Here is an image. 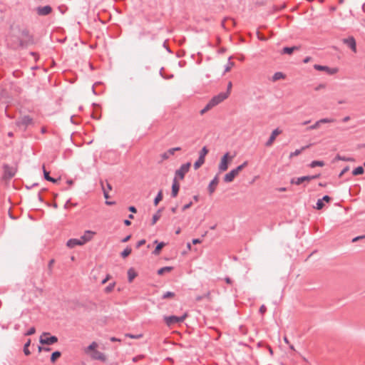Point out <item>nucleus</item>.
Wrapping results in <instances>:
<instances>
[{
    "label": "nucleus",
    "instance_id": "nucleus-5",
    "mask_svg": "<svg viewBox=\"0 0 365 365\" xmlns=\"http://www.w3.org/2000/svg\"><path fill=\"white\" fill-rule=\"evenodd\" d=\"M335 121H336V120L334 118H321V119L317 120L313 125L309 126L307 128V130H317V129L319 128V127L321 126L322 124L331 123H334Z\"/></svg>",
    "mask_w": 365,
    "mask_h": 365
},
{
    "label": "nucleus",
    "instance_id": "nucleus-35",
    "mask_svg": "<svg viewBox=\"0 0 365 365\" xmlns=\"http://www.w3.org/2000/svg\"><path fill=\"white\" fill-rule=\"evenodd\" d=\"M208 153V150L206 147H203L200 152L199 158H202L205 160L206 155Z\"/></svg>",
    "mask_w": 365,
    "mask_h": 365
},
{
    "label": "nucleus",
    "instance_id": "nucleus-62",
    "mask_svg": "<svg viewBox=\"0 0 365 365\" xmlns=\"http://www.w3.org/2000/svg\"><path fill=\"white\" fill-rule=\"evenodd\" d=\"M242 166L245 168L248 165V162L247 161H245L243 163L241 164Z\"/></svg>",
    "mask_w": 365,
    "mask_h": 365
},
{
    "label": "nucleus",
    "instance_id": "nucleus-10",
    "mask_svg": "<svg viewBox=\"0 0 365 365\" xmlns=\"http://www.w3.org/2000/svg\"><path fill=\"white\" fill-rule=\"evenodd\" d=\"M281 133H282V130L278 129V128H276L274 130H272V133H271V135L269 136V138L268 139V140L265 143V145L267 147L271 146L273 144V143L274 142V140H276V138L279 134H281Z\"/></svg>",
    "mask_w": 365,
    "mask_h": 365
},
{
    "label": "nucleus",
    "instance_id": "nucleus-23",
    "mask_svg": "<svg viewBox=\"0 0 365 365\" xmlns=\"http://www.w3.org/2000/svg\"><path fill=\"white\" fill-rule=\"evenodd\" d=\"M172 270H173L172 267H163V268H160V269H158V274L159 275H163L164 274L170 273Z\"/></svg>",
    "mask_w": 365,
    "mask_h": 365
},
{
    "label": "nucleus",
    "instance_id": "nucleus-45",
    "mask_svg": "<svg viewBox=\"0 0 365 365\" xmlns=\"http://www.w3.org/2000/svg\"><path fill=\"white\" fill-rule=\"evenodd\" d=\"M36 332V329L34 327H31L29 330L27 331L26 335H32Z\"/></svg>",
    "mask_w": 365,
    "mask_h": 365
},
{
    "label": "nucleus",
    "instance_id": "nucleus-34",
    "mask_svg": "<svg viewBox=\"0 0 365 365\" xmlns=\"http://www.w3.org/2000/svg\"><path fill=\"white\" fill-rule=\"evenodd\" d=\"M30 344H31V339H29L28 341L25 344L24 347V352L26 356H29L31 354V352L29 349V346Z\"/></svg>",
    "mask_w": 365,
    "mask_h": 365
},
{
    "label": "nucleus",
    "instance_id": "nucleus-51",
    "mask_svg": "<svg viewBox=\"0 0 365 365\" xmlns=\"http://www.w3.org/2000/svg\"><path fill=\"white\" fill-rule=\"evenodd\" d=\"M110 274H107L106 277L104 279H103L101 283L103 284H106L110 279Z\"/></svg>",
    "mask_w": 365,
    "mask_h": 365
},
{
    "label": "nucleus",
    "instance_id": "nucleus-44",
    "mask_svg": "<svg viewBox=\"0 0 365 365\" xmlns=\"http://www.w3.org/2000/svg\"><path fill=\"white\" fill-rule=\"evenodd\" d=\"M232 82L230 81L227 84V92H225V93H228V96H230V91L232 89Z\"/></svg>",
    "mask_w": 365,
    "mask_h": 365
},
{
    "label": "nucleus",
    "instance_id": "nucleus-49",
    "mask_svg": "<svg viewBox=\"0 0 365 365\" xmlns=\"http://www.w3.org/2000/svg\"><path fill=\"white\" fill-rule=\"evenodd\" d=\"M267 311V308L264 305H262L259 308V312L264 314Z\"/></svg>",
    "mask_w": 365,
    "mask_h": 365
},
{
    "label": "nucleus",
    "instance_id": "nucleus-61",
    "mask_svg": "<svg viewBox=\"0 0 365 365\" xmlns=\"http://www.w3.org/2000/svg\"><path fill=\"white\" fill-rule=\"evenodd\" d=\"M225 282L227 283V284H232V280L229 277H227L225 278Z\"/></svg>",
    "mask_w": 365,
    "mask_h": 365
},
{
    "label": "nucleus",
    "instance_id": "nucleus-32",
    "mask_svg": "<svg viewBox=\"0 0 365 365\" xmlns=\"http://www.w3.org/2000/svg\"><path fill=\"white\" fill-rule=\"evenodd\" d=\"M132 252V249L129 247H127L122 252H121V257L123 258L127 257L128 255H130Z\"/></svg>",
    "mask_w": 365,
    "mask_h": 365
},
{
    "label": "nucleus",
    "instance_id": "nucleus-25",
    "mask_svg": "<svg viewBox=\"0 0 365 365\" xmlns=\"http://www.w3.org/2000/svg\"><path fill=\"white\" fill-rule=\"evenodd\" d=\"M324 165L325 164H324V161H322V160H314V161H312L310 163L309 166H310V168H314L317 167V166L318 167H323V166H324Z\"/></svg>",
    "mask_w": 365,
    "mask_h": 365
},
{
    "label": "nucleus",
    "instance_id": "nucleus-37",
    "mask_svg": "<svg viewBox=\"0 0 365 365\" xmlns=\"http://www.w3.org/2000/svg\"><path fill=\"white\" fill-rule=\"evenodd\" d=\"M175 297V293L173 292H167L166 293H165L163 295V299H171V298H173Z\"/></svg>",
    "mask_w": 365,
    "mask_h": 365
},
{
    "label": "nucleus",
    "instance_id": "nucleus-26",
    "mask_svg": "<svg viewBox=\"0 0 365 365\" xmlns=\"http://www.w3.org/2000/svg\"><path fill=\"white\" fill-rule=\"evenodd\" d=\"M160 217H161V210H159L153 216L151 225H154L157 222V221L160 218Z\"/></svg>",
    "mask_w": 365,
    "mask_h": 365
},
{
    "label": "nucleus",
    "instance_id": "nucleus-13",
    "mask_svg": "<svg viewBox=\"0 0 365 365\" xmlns=\"http://www.w3.org/2000/svg\"><path fill=\"white\" fill-rule=\"evenodd\" d=\"M343 42L349 47L354 53H356V41L353 37H349L343 39Z\"/></svg>",
    "mask_w": 365,
    "mask_h": 365
},
{
    "label": "nucleus",
    "instance_id": "nucleus-9",
    "mask_svg": "<svg viewBox=\"0 0 365 365\" xmlns=\"http://www.w3.org/2000/svg\"><path fill=\"white\" fill-rule=\"evenodd\" d=\"M318 177V175H313V176H303L297 178H294L291 180L292 184H296V185H300L301 183L305 182V181H310L313 179H315Z\"/></svg>",
    "mask_w": 365,
    "mask_h": 365
},
{
    "label": "nucleus",
    "instance_id": "nucleus-16",
    "mask_svg": "<svg viewBox=\"0 0 365 365\" xmlns=\"http://www.w3.org/2000/svg\"><path fill=\"white\" fill-rule=\"evenodd\" d=\"M181 320H182V318L177 317H175V316L165 317V323L169 327L172 326L173 324H174L175 323H178V322H180Z\"/></svg>",
    "mask_w": 365,
    "mask_h": 365
},
{
    "label": "nucleus",
    "instance_id": "nucleus-18",
    "mask_svg": "<svg viewBox=\"0 0 365 365\" xmlns=\"http://www.w3.org/2000/svg\"><path fill=\"white\" fill-rule=\"evenodd\" d=\"M98 346V344L96 341H93L88 346L84 349V352L91 356V354L97 349Z\"/></svg>",
    "mask_w": 365,
    "mask_h": 365
},
{
    "label": "nucleus",
    "instance_id": "nucleus-54",
    "mask_svg": "<svg viewBox=\"0 0 365 365\" xmlns=\"http://www.w3.org/2000/svg\"><path fill=\"white\" fill-rule=\"evenodd\" d=\"M129 210H130L131 212H133V213H135V212H137L136 208H135V207H133V206H130V207H129Z\"/></svg>",
    "mask_w": 365,
    "mask_h": 365
},
{
    "label": "nucleus",
    "instance_id": "nucleus-12",
    "mask_svg": "<svg viewBox=\"0 0 365 365\" xmlns=\"http://www.w3.org/2000/svg\"><path fill=\"white\" fill-rule=\"evenodd\" d=\"M36 10L39 16H46L52 11V8L50 6H38Z\"/></svg>",
    "mask_w": 365,
    "mask_h": 365
},
{
    "label": "nucleus",
    "instance_id": "nucleus-36",
    "mask_svg": "<svg viewBox=\"0 0 365 365\" xmlns=\"http://www.w3.org/2000/svg\"><path fill=\"white\" fill-rule=\"evenodd\" d=\"M61 356V353L59 351H55L51 354V361L54 362L57 359Z\"/></svg>",
    "mask_w": 365,
    "mask_h": 365
},
{
    "label": "nucleus",
    "instance_id": "nucleus-31",
    "mask_svg": "<svg viewBox=\"0 0 365 365\" xmlns=\"http://www.w3.org/2000/svg\"><path fill=\"white\" fill-rule=\"evenodd\" d=\"M205 163V160L202 158H199L198 160L194 163V168L197 170L200 167H201Z\"/></svg>",
    "mask_w": 365,
    "mask_h": 365
},
{
    "label": "nucleus",
    "instance_id": "nucleus-6",
    "mask_svg": "<svg viewBox=\"0 0 365 365\" xmlns=\"http://www.w3.org/2000/svg\"><path fill=\"white\" fill-rule=\"evenodd\" d=\"M314 68L317 71H324L329 75L336 74L339 71V69L337 68H329L328 66H321V65H317V64H315L314 66Z\"/></svg>",
    "mask_w": 365,
    "mask_h": 365
},
{
    "label": "nucleus",
    "instance_id": "nucleus-38",
    "mask_svg": "<svg viewBox=\"0 0 365 365\" xmlns=\"http://www.w3.org/2000/svg\"><path fill=\"white\" fill-rule=\"evenodd\" d=\"M336 160H343V161H354V158H346L344 156H341L339 155H337L336 156Z\"/></svg>",
    "mask_w": 365,
    "mask_h": 365
},
{
    "label": "nucleus",
    "instance_id": "nucleus-8",
    "mask_svg": "<svg viewBox=\"0 0 365 365\" xmlns=\"http://www.w3.org/2000/svg\"><path fill=\"white\" fill-rule=\"evenodd\" d=\"M96 232L91 230H86L83 235L81 237L80 240H81L83 245H85L88 242H90L96 235Z\"/></svg>",
    "mask_w": 365,
    "mask_h": 365
},
{
    "label": "nucleus",
    "instance_id": "nucleus-52",
    "mask_svg": "<svg viewBox=\"0 0 365 365\" xmlns=\"http://www.w3.org/2000/svg\"><path fill=\"white\" fill-rule=\"evenodd\" d=\"M103 195H104L105 198L108 199L109 197L108 191L106 190L103 187Z\"/></svg>",
    "mask_w": 365,
    "mask_h": 365
},
{
    "label": "nucleus",
    "instance_id": "nucleus-42",
    "mask_svg": "<svg viewBox=\"0 0 365 365\" xmlns=\"http://www.w3.org/2000/svg\"><path fill=\"white\" fill-rule=\"evenodd\" d=\"M349 170V166H346V168H344L341 170V172L340 173V174H339V178L342 177V176L344 175V173H346Z\"/></svg>",
    "mask_w": 365,
    "mask_h": 365
},
{
    "label": "nucleus",
    "instance_id": "nucleus-28",
    "mask_svg": "<svg viewBox=\"0 0 365 365\" xmlns=\"http://www.w3.org/2000/svg\"><path fill=\"white\" fill-rule=\"evenodd\" d=\"M165 244L164 242H160L157 245L155 250L153 251V254L155 255H158L161 251V250L164 247Z\"/></svg>",
    "mask_w": 365,
    "mask_h": 365
},
{
    "label": "nucleus",
    "instance_id": "nucleus-64",
    "mask_svg": "<svg viewBox=\"0 0 365 365\" xmlns=\"http://www.w3.org/2000/svg\"><path fill=\"white\" fill-rule=\"evenodd\" d=\"M349 120H350V117L349 116H346L345 118H344L343 121L344 122H347Z\"/></svg>",
    "mask_w": 365,
    "mask_h": 365
},
{
    "label": "nucleus",
    "instance_id": "nucleus-2",
    "mask_svg": "<svg viewBox=\"0 0 365 365\" xmlns=\"http://www.w3.org/2000/svg\"><path fill=\"white\" fill-rule=\"evenodd\" d=\"M234 156L230 155V153H225L220 159L218 165L220 173L225 172L228 169L229 165L232 161Z\"/></svg>",
    "mask_w": 365,
    "mask_h": 365
},
{
    "label": "nucleus",
    "instance_id": "nucleus-20",
    "mask_svg": "<svg viewBox=\"0 0 365 365\" xmlns=\"http://www.w3.org/2000/svg\"><path fill=\"white\" fill-rule=\"evenodd\" d=\"M32 123V119L29 116H24L22 117L19 121L18 122V124L27 126L28 125L31 124Z\"/></svg>",
    "mask_w": 365,
    "mask_h": 365
},
{
    "label": "nucleus",
    "instance_id": "nucleus-48",
    "mask_svg": "<svg viewBox=\"0 0 365 365\" xmlns=\"http://www.w3.org/2000/svg\"><path fill=\"white\" fill-rule=\"evenodd\" d=\"M364 238H365V235H361V236L356 237H354V238L352 240V242H357L358 240H361V239H364Z\"/></svg>",
    "mask_w": 365,
    "mask_h": 365
},
{
    "label": "nucleus",
    "instance_id": "nucleus-56",
    "mask_svg": "<svg viewBox=\"0 0 365 365\" xmlns=\"http://www.w3.org/2000/svg\"><path fill=\"white\" fill-rule=\"evenodd\" d=\"M325 88V86L324 84H320L319 85L317 88H316V90L318 91L319 89H322V88Z\"/></svg>",
    "mask_w": 365,
    "mask_h": 365
},
{
    "label": "nucleus",
    "instance_id": "nucleus-11",
    "mask_svg": "<svg viewBox=\"0 0 365 365\" xmlns=\"http://www.w3.org/2000/svg\"><path fill=\"white\" fill-rule=\"evenodd\" d=\"M239 174L234 169H232L229 173L225 175L223 180L226 183L232 182L235 180V178Z\"/></svg>",
    "mask_w": 365,
    "mask_h": 365
},
{
    "label": "nucleus",
    "instance_id": "nucleus-7",
    "mask_svg": "<svg viewBox=\"0 0 365 365\" xmlns=\"http://www.w3.org/2000/svg\"><path fill=\"white\" fill-rule=\"evenodd\" d=\"M177 150H180V148H171V149H169L167 151L163 153L159 156L160 162L162 163V162L169 159L171 156H173L174 155L175 152Z\"/></svg>",
    "mask_w": 365,
    "mask_h": 365
},
{
    "label": "nucleus",
    "instance_id": "nucleus-50",
    "mask_svg": "<svg viewBox=\"0 0 365 365\" xmlns=\"http://www.w3.org/2000/svg\"><path fill=\"white\" fill-rule=\"evenodd\" d=\"M145 243V240H140V241L137 243L136 247L138 248V247H141L142 245H143Z\"/></svg>",
    "mask_w": 365,
    "mask_h": 365
},
{
    "label": "nucleus",
    "instance_id": "nucleus-15",
    "mask_svg": "<svg viewBox=\"0 0 365 365\" xmlns=\"http://www.w3.org/2000/svg\"><path fill=\"white\" fill-rule=\"evenodd\" d=\"M219 182L218 176L216 175L214 179L210 182L207 190L209 191L210 195H212V193L215 192L217 185Z\"/></svg>",
    "mask_w": 365,
    "mask_h": 365
},
{
    "label": "nucleus",
    "instance_id": "nucleus-19",
    "mask_svg": "<svg viewBox=\"0 0 365 365\" xmlns=\"http://www.w3.org/2000/svg\"><path fill=\"white\" fill-rule=\"evenodd\" d=\"M128 279L129 282H132L133 280L137 277L138 274L134 269V268L130 267L128 270Z\"/></svg>",
    "mask_w": 365,
    "mask_h": 365
},
{
    "label": "nucleus",
    "instance_id": "nucleus-3",
    "mask_svg": "<svg viewBox=\"0 0 365 365\" xmlns=\"http://www.w3.org/2000/svg\"><path fill=\"white\" fill-rule=\"evenodd\" d=\"M39 341L41 344H53L58 341V339L55 336H50L48 332H44L41 335Z\"/></svg>",
    "mask_w": 365,
    "mask_h": 365
},
{
    "label": "nucleus",
    "instance_id": "nucleus-41",
    "mask_svg": "<svg viewBox=\"0 0 365 365\" xmlns=\"http://www.w3.org/2000/svg\"><path fill=\"white\" fill-rule=\"evenodd\" d=\"M323 207H324V203L322 202V200H318V201L317 202L316 208L317 210H321L323 208Z\"/></svg>",
    "mask_w": 365,
    "mask_h": 365
},
{
    "label": "nucleus",
    "instance_id": "nucleus-27",
    "mask_svg": "<svg viewBox=\"0 0 365 365\" xmlns=\"http://www.w3.org/2000/svg\"><path fill=\"white\" fill-rule=\"evenodd\" d=\"M308 146L302 147L300 149H297L294 152H292L289 154V158L292 159V158L297 156L301 154L302 151L307 148Z\"/></svg>",
    "mask_w": 365,
    "mask_h": 365
},
{
    "label": "nucleus",
    "instance_id": "nucleus-30",
    "mask_svg": "<svg viewBox=\"0 0 365 365\" xmlns=\"http://www.w3.org/2000/svg\"><path fill=\"white\" fill-rule=\"evenodd\" d=\"M163 200V192L162 190L159 191L157 196L154 200V205L157 206L158 203Z\"/></svg>",
    "mask_w": 365,
    "mask_h": 365
},
{
    "label": "nucleus",
    "instance_id": "nucleus-24",
    "mask_svg": "<svg viewBox=\"0 0 365 365\" xmlns=\"http://www.w3.org/2000/svg\"><path fill=\"white\" fill-rule=\"evenodd\" d=\"M297 48L296 46L293 47H284L282 51V53L291 55L294 51L297 50Z\"/></svg>",
    "mask_w": 365,
    "mask_h": 365
},
{
    "label": "nucleus",
    "instance_id": "nucleus-17",
    "mask_svg": "<svg viewBox=\"0 0 365 365\" xmlns=\"http://www.w3.org/2000/svg\"><path fill=\"white\" fill-rule=\"evenodd\" d=\"M66 245L69 248H73L76 246H82L83 245L80 239H70L68 240Z\"/></svg>",
    "mask_w": 365,
    "mask_h": 365
},
{
    "label": "nucleus",
    "instance_id": "nucleus-1",
    "mask_svg": "<svg viewBox=\"0 0 365 365\" xmlns=\"http://www.w3.org/2000/svg\"><path fill=\"white\" fill-rule=\"evenodd\" d=\"M182 179V166L180 167L176 172H175V176L173 179V182L172 185V191H171V195L173 197H175L180 190V180Z\"/></svg>",
    "mask_w": 365,
    "mask_h": 365
},
{
    "label": "nucleus",
    "instance_id": "nucleus-21",
    "mask_svg": "<svg viewBox=\"0 0 365 365\" xmlns=\"http://www.w3.org/2000/svg\"><path fill=\"white\" fill-rule=\"evenodd\" d=\"M4 173H5V175L7 178H11L15 175L16 170L13 169L11 168H9V166H5L4 167Z\"/></svg>",
    "mask_w": 365,
    "mask_h": 365
},
{
    "label": "nucleus",
    "instance_id": "nucleus-55",
    "mask_svg": "<svg viewBox=\"0 0 365 365\" xmlns=\"http://www.w3.org/2000/svg\"><path fill=\"white\" fill-rule=\"evenodd\" d=\"M330 197L328 196V195H325L324 196V197L322 198V201L324 200L326 201L327 202H329L330 201Z\"/></svg>",
    "mask_w": 365,
    "mask_h": 365
},
{
    "label": "nucleus",
    "instance_id": "nucleus-43",
    "mask_svg": "<svg viewBox=\"0 0 365 365\" xmlns=\"http://www.w3.org/2000/svg\"><path fill=\"white\" fill-rule=\"evenodd\" d=\"M43 169L44 178L46 180H48L50 178L49 173L45 170L44 166L43 167Z\"/></svg>",
    "mask_w": 365,
    "mask_h": 365
},
{
    "label": "nucleus",
    "instance_id": "nucleus-63",
    "mask_svg": "<svg viewBox=\"0 0 365 365\" xmlns=\"http://www.w3.org/2000/svg\"><path fill=\"white\" fill-rule=\"evenodd\" d=\"M310 60H311V58H310V57H307L306 58H304V63H308Z\"/></svg>",
    "mask_w": 365,
    "mask_h": 365
},
{
    "label": "nucleus",
    "instance_id": "nucleus-53",
    "mask_svg": "<svg viewBox=\"0 0 365 365\" xmlns=\"http://www.w3.org/2000/svg\"><path fill=\"white\" fill-rule=\"evenodd\" d=\"M212 107H208V103L207 104V106L205 107V108L203 110H202L201 111V113H204L205 112L209 110L210 108H212Z\"/></svg>",
    "mask_w": 365,
    "mask_h": 365
},
{
    "label": "nucleus",
    "instance_id": "nucleus-33",
    "mask_svg": "<svg viewBox=\"0 0 365 365\" xmlns=\"http://www.w3.org/2000/svg\"><path fill=\"white\" fill-rule=\"evenodd\" d=\"M364 168L361 166L357 167L356 169H354L352 172L354 175H362L364 173Z\"/></svg>",
    "mask_w": 365,
    "mask_h": 365
},
{
    "label": "nucleus",
    "instance_id": "nucleus-40",
    "mask_svg": "<svg viewBox=\"0 0 365 365\" xmlns=\"http://www.w3.org/2000/svg\"><path fill=\"white\" fill-rule=\"evenodd\" d=\"M233 66H234V63L229 61L227 63V64L225 66L224 73L229 72Z\"/></svg>",
    "mask_w": 365,
    "mask_h": 365
},
{
    "label": "nucleus",
    "instance_id": "nucleus-47",
    "mask_svg": "<svg viewBox=\"0 0 365 365\" xmlns=\"http://www.w3.org/2000/svg\"><path fill=\"white\" fill-rule=\"evenodd\" d=\"M190 165V163H187V164L184 165V173L189 170Z\"/></svg>",
    "mask_w": 365,
    "mask_h": 365
},
{
    "label": "nucleus",
    "instance_id": "nucleus-14",
    "mask_svg": "<svg viewBox=\"0 0 365 365\" xmlns=\"http://www.w3.org/2000/svg\"><path fill=\"white\" fill-rule=\"evenodd\" d=\"M91 357L94 360H99L103 362L107 359L106 356L103 353L98 351L97 349L91 354Z\"/></svg>",
    "mask_w": 365,
    "mask_h": 365
},
{
    "label": "nucleus",
    "instance_id": "nucleus-59",
    "mask_svg": "<svg viewBox=\"0 0 365 365\" xmlns=\"http://www.w3.org/2000/svg\"><path fill=\"white\" fill-rule=\"evenodd\" d=\"M130 236L128 235L126 237H125L122 241H123V242H126L130 240Z\"/></svg>",
    "mask_w": 365,
    "mask_h": 365
},
{
    "label": "nucleus",
    "instance_id": "nucleus-22",
    "mask_svg": "<svg viewBox=\"0 0 365 365\" xmlns=\"http://www.w3.org/2000/svg\"><path fill=\"white\" fill-rule=\"evenodd\" d=\"M285 78L286 76L283 73L277 72L272 76V81L274 82L281 79H284Z\"/></svg>",
    "mask_w": 365,
    "mask_h": 365
},
{
    "label": "nucleus",
    "instance_id": "nucleus-29",
    "mask_svg": "<svg viewBox=\"0 0 365 365\" xmlns=\"http://www.w3.org/2000/svg\"><path fill=\"white\" fill-rule=\"evenodd\" d=\"M115 287V282L110 283L105 289L104 292L106 294L111 293Z\"/></svg>",
    "mask_w": 365,
    "mask_h": 365
},
{
    "label": "nucleus",
    "instance_id": "nucleus-4",
    "mask_svg": "<svg viewBox=\"0 0 365 365\" xmlns=\"http://www.w3.org/2000/svg\"><path fill=\"white\" fill-rule=\"evenodd\" d=\"M228 98V93H220L214 96L208 103V107H215Z\"/></svg>",
    "mask_w": 365,
    "mask_h": 365
},
{
    "label": "nucleus",
    "instance_id": "nucleus-46",
    "mask_svg": "<svg viewBox=\"0 0 365 365\" xmlns=\"http://www.w3.org/2000/svg\"><path fill=\"white\" fill-rule=\"evenodd\" d=\"M244 169V168L242 166V165H238L236 167L234 170L240 174V173Z\"/></svg>",
    "mask_w": 365,
    "mask_h": 365
},
{
    "label": "nucleus",
    "instance_id": "nucleus-60",
    "mask_svg": "<svg viewBox=\"0 0 365 365\" xmlns=\"http://www.w3.org/2000/svg\"><path fill=\"white\" fill-rule=\"evenodd\" d=\"M110 341H120V339H117L115 337H111L110 338Z\"/></svg>",
    "mask_w": 365,
    "mask_h": 365
},
{
    "label": "nucleus",
    "instance_id": "nucleus-58",
    "mask_svg": "<svg viewBox=\"0 0 365 365\" xmlns=\"http://www.w3.org/2000/svg\"><path fill=\"white\" fill-rule=\"evenodd\" d=\"M124 224H125L126 226H129V225L131 224V222H130V220H124Z\"/></svg>",
    "mask_w": 365,
    "mask_h": 365
},
{
    "label": "nucleus",
    "instance_id": "nucleus-57",
    "mask_svg": "<svg viewBox=\"0 0 365 365\" xmlns=\"http://www.w3.org/2000/svg\"><path fill=\"white\" fill-rule=\"evenodd\" d=\"M200 242H201V241L199 239H194L192 240V244H194V245H196V244H198V243H200Z\"/></svg>",
    "mask_w": 365,
    "mask_h": 365
},
{
    "label": "nucleus",
    "instance_id": "nucleus-39",
    "mask_svg": "<svg viewBox=\"0 0 365 365\" xmlns=\"http://www.w3.org/2000/svg\"><path fill=\"white\" fill-rule=\"evenodd\" d=\"M125 336L126 337H128V338H130V339H141L143 337V334H137V335H133V334H125Z\"/></svg>",
    "mask_w": 365,
    "mask_h": 365
}]
</instances>
